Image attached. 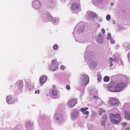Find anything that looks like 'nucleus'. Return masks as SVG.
I'll list each match as a JSON object with an SVG mask.
<instances>
[{"label": "nucleus", "instance_id": "nucleus-8", "mask_svg": "<svg viewBox=\"0 0 130 130\" xmlns=\"http://www.w3.org/2000/svg\"><path fill=\"white\" fill-rule=\"evenodd\" d=\"M79 5L76 3H73L71 5V9L72 10H77L79 8Z\"/></svg>", "mask_w": 130, "mask_h": 130}, {"label": "nucleus", "instance_id": "nucleus-31", "mask_svg": "<svg viewBox=\"0 0 130 130\" xmlns=\"http://www.w3.org/2000/svg\"><path fill=\"white\" fill-rule=\"evenodd\" d=\"M102 33L103 34H104L105 33V29L104 28H103L102 29Z\"/></svg>", "mask_w": 130, "mask_h": 130}, {"label": "nucleus", "instance_id": "nucleus-29", "mask_svg": "<svg viewBox=\"0 0 130 130\" xmlns=\"http://www.w3.org/2000/svg\"><path fill=\"white\" fill-rule=\"evenodd\" d=\"M56 19L55 18H54L52 19V22L53 23H55L56 22Z\"/></svg>", "mask_w": 130, "mask_h": 130}, {"label": "nucleus", "instance_id": "nucleus-33", "mask_svg": "<svg viewBox=\"0 0 130 130\" xmlns=\"http://www.w3.org/2000/svg\"><path fill=\"white\" fill-rule=\"evenodd\" d=\"M110 60V61H115V59H113L112 57H111L109 59Z\"/></svg>", "mask_w": 130, "mask_h": 130}, {"label": "nucleus", "instance_id": "nucleus-42", "mask_svg": "<svg viewBox=\"0 0 130 130\" xmlns=\"http://www.w3.org/2000/svg\"><path fill=\"white\" fill-rule=\"evenodd\" d=\"M94 1H93V3L94 4V5H95V3H94Z\"/></svg>", "mask_w": 130, "mask_h": 130}, {"label": "nucleus", "instance_id": "nucleus-25", "mask_svg": "<svg viewBox=\"0 0 130 130\" xmlns=\"http://www.w3.org/2000/svg\"><path fill=\"white\" fill-rule=\"evenodd\" d=\"M108 37L107 39H111V35L110 33H109L107 34Z\"/></svg>", "mask_w": 130, "mask_h": 130}, {"label": "nucleus", "instance_id": "nucleus-38", "mask_svg": "<svg viewBox=\"0 0 130 130\" xmlns=\"http://www.w3.org/2000/svg\"><path fill=\"white\" fill-rule=\"evenodd\" d=\"M125 130H130V127H128L125 129Z\"/></svg>", "mask_w": 130, "mask_h": 130}, {"label": "nucleus", "instance_id": "nucleus-16", "mask_svg": "<svg viewBox=\"0 0 130 130\" xmlns=\"http://www.w3.org/2000/svg\"><path fill=\"white\" fill-rule=\"evenodd\" d=\"M97 80L99 82H100L102 80V76L100 73L98 72L97 74Z\"/></svg>", "mask_w": 130, "mask_h": 130}, {"label": "nucleus", "instance_id": "nucleus-17", "mask_svg": "<svg viewBox=\"0 0 130 130\" xmlns=\"http://www.w3.org/2000/svg\"><path fill=\"white\" fill-rule=\"evenodd\" d=\"M51 94L52 96H56L57 94V91L55 90H51Z\"/></svg>", "mask_w": 130, "mask_h": 130}, {"label": "nucleus", "instance_id": "nucleus-32", "mask_svg": "<svg viewBox=\"0 0 130 130\" xmlns=\"http://www.w3.org/2000/svg\"><path fill=\"white\" fill-rule=\"evenodd\" d=\"M109 62H110V67H111L113 65V64L112 63V61H110V60L109 61Z\"/></svg>", "mask_w": 130, "mask_h": 130}, {"label": "nucleus", "instance_id": "nucleus-10", "mask_svg": "<svg viewBox=\"0 0 130 130\" xmlns=\"http://www.w3.org/2000/svg\"><path fill=\"white\" fill-rule=\"evenodd\" d=\"M7 101L9 104H11L13 102V100L12 96L10 95H9L7 97Z\"/></svg>", "mask_w": 130, "mask_h": 130}, {"label": "nucleus", "instance_id": "nucleus-36", "mask_svg": "<svg viewBox=\"0 0 130 130\" xmlns=\"http://www.w3.org/2000/svg\"><path fill=\"white\" fill-rule=\"evenodd\" d=\"M55 0H49L48 1L49 2L53 3V2H54Z\"/></svg>", "mask_w": 130, "mask_h": 130}, {"label": "nucleus", "instance_id": "nucleus-35", "mask_svg": "<svg viewBox=\"0 0 130 130\" xmlns=\"http://www.w3.org/2000/svg\"><path fill=\"white\" fill-rule=\"evenodd\" d=\"M110 41L112 44H113L115 43L113 39H111Z\"/></svg>", "mask_w": 130, "mask_h": 130}, {"label": "nucleus", "instance_id": "nucleus-14", "mask_svg": "<svg viewBox=\"0 0 130 130\" xmlns=\"http://www.w3.org/2000/svg\"><path fill=\"white\" fill-rule=\"evenodd\" d=\"M125 118L128 120H130V112L125 111L124 112Z\"/></svg>", "mask_w": 130, "mask_h": 130}, {"label": "nucleus", "instance_id": "nucleus-13", "mask_svg": "<svg viewBox=\"0 0 130 130\" xmlns=\"http://www.w3.org/2000/svg\"><path fill=\"white\" fill-rule=\"evenodd\" d=\"M17 87L19 89L23 88V82L21 81H19L17 83Z\"/></svg>", "mask_w": 130, "mask_h": 130}, {"label": "nucleus", "instance_id": "nucleus-20", "mask_svg": "<svg viewBox=\"0 0 130 130\" xmlns=\"http://www.w3.org/2000/svg\"><path fill=\"white\" fill-rule=\"evenodd\" d=\"M89 17H94L96 16V14L94 12H91L89 14Z\"/></svg>", "mask_w": 130, "mask_h": 130}, {"label": "nucleus", "instance_id": "nucleus-37", "mask_svg": "<svg viewBox=\"0 0 130 130\" xmlns=\"http://www.w3.org/2000/svg\"><path fill=\"white\" fill-rule=\"evenodd\" d=\"M40 91L39 90H38V91H37V90L35 92V93H37L38 94H39V93L40 92Z\"/></svg>", "mask_w": 130, "mask_h": 130}, {"label": "nucleus", "instance_id": "nucleus-34", "mask_svg": "<svg viewBox=\"0 0 130 130\" xmlns=\"http://www.w3.org/2000/svg\"><path fill=\"white\" fill-rule=\"evenodd\" d=\"M76 116H77L76 115H73L72 116L73 118H75L76 117Z\"/></svg>", "mask_w": 130, "mask_h": 130}, {"label": "nucleus", "instance_id": "nucleus-6", "mask_svg": "<svg viewBox=\"0 0 130 130\" xmlns=\"http://www.w3.org/2000/svg\"><path fill=\"white\" fill-rule=\"evenodd\" d=\"M77 99H72L69 101L68 102L69 106L70 107H72L75 106L77 103Z\"/></svg>", "mask_w": 130, "mask_h": 130}, {"label": "nucleus", "instance_id": "nucleus-41", "mask_svg": "<svg viewBox=\"0 0 130 130\" xmlns=\"http://www.w3.org/2000/svg\"><path fill=\"white\" fill-rule=\"evenodd\" d=\"M102 1H103V0H98V1L99 2H101Z\"/></svg>", "mask_w": 130, "mask_h": 130}, {"label": "nucleus", "instance_id": "nucleus-11", "mask_svg": "<svg viewBox=\"0 0 130 130\" xmlns=\"http://www.w3.org/2000/svg\"><path fill=\"white\" fill-rule=\"evenodd\" d=\"M88 107H85L84 108H81L80 109V111L82 112L84 114L88 115L89 114V112L86 110L88 109Z\"/></svg>", "mask_w": 130, "mask_h": 130}, {"label": "nucleus", "instance_id": "nucleus-23", "mask_svg": "<svg viewBox=\"0 0 130 130\" xmlns=\"http://www.w3.org/2000/svg\"><path fill=\"white\" fill-rule=\"evenodd\" d=\"M111 19V17L110 15H107L106 16V19L107 21H109Z\"/></svg>", "mask_w": 130, "mask_h": 130}, {"label": "nucleus", "instance_id": "nucleus-30", "mask_svg": "<svg viewBox=\"0 0 130 130\" xmlns=\"http://www.w3.org/2000/svg\"><path fill=\"white\" fill-rule=\"evenodd\" d=\"M66 89L68 90H69L70 89V87L69 85H67L66 86Z\"/></svg>", "mask_w": 130, "mask_h": 130}, {"label": "nucleus", "instance_id": "nucleus-26", "mask_svg": "<svg viewBox=\"0 0 130 130\" xmlns=\"http://www.w3.org/2000/svg\"><path fill=\"white\" fill-rule=\"evenodd\" d=\"M127 124V123L125 122L122 123V125L123 126H125Z\"/></svg>", "mask_w": 130, "mask_h": 130}, {"label": "nucleus", "instance_id": "nucleus-19", "mask_svg": "<svg viewBox=\"0 0 130 130\" xmlns=\"http://www.w3.org/2000/svg\"><path fill=\"white\" fill-rule=\"evenodd\" d=\"M105 112V110L102 108H100L99 110V113L100 115H102L103 113H104Z\"/></svg>", "mask_w": 130, "mask_h": 130}, {"label": "nucleus", "instance_id": "nucleus-2", "mask_svg": "<svg viewBox=\"0 0 130 130\" xmlns=\"http://www.w3.org/2000/svg\"><path fill=\"white\" fill-rule=\"evenodd\" d=\"M111 120L114 124H117L120 121L121 119L120 114L119 113L113 114L111 113L110 114Z\"/></svg>", "mask_w": 130, "mask_h": 130}, {"label": "nucleus", "instance_id": "nucleus-9", "mask_svg": "<svg viewBox=\"0 0 130 130\" xmlns=\"http://www.w3.org/2000/svg\"><path fill=\"white\" fill-rule=\"evenodd\" d=\"M107 118V116L105 115L103 116V117L102 119V121L101 124V125H102L103 126H105V125Z\"/></svg>", "mask_w": 130, "mask_h": 130}, {"label": "nucleus", "instance_id": "nucleus-27", "mask_svg": "<svg viewBox=\"0 0 130 130\" xmlns=\"http://www.w3.org/2000/svg\"><path fill=\"white\" fill-rule=\"evenodd\" d=\"M60 69L62 70H63L65 69V67L63 65H62L60 66Z\"/></svg>", "mask_w": 130, "mask_h": 130}, {"label": "nucleus", "instance_id": "nucleus-39", "mask_svg": "<svg viewBox=\"0 0 130 130\" xmlns=\"http://www.w3.org/2000/svg\"><path fill=\"white\" fill-rule=\"evenodd\" d=\"M113 3H111V4H110V5L111 6H113Z\"/></svg>", "mask_w": 130, "mask_h": 130}, {"label": "nucleus", "instance_id": "nucleus-5", "mask_svg": "<svg viewBox=\"0 0 130 130\" xmlns=\"http://www.w3.org/2000/svg\"><path fill=\"white\" fill-rule=\"evenodd\" d=\"M82 76L84 77V78L83 79L82 84L84 85L88 84L89 81V78L88 76L86 74H84L82 75Z\"/></svg>", "mask_w": 130, "mask_h": 130}, {"label": "nucleus", "instance_id": "nucleus-24", "mask_svg": "<svg viewBox=\"0 0 130 130\" xmlns=\"http://www.w3.org/2000/svg\"><path fill=\"white\" fill-rule=\"evenodd\" d=\"M58 48V46L56 45H55L53 46V48L55 50H56Z\"/></svg>", "mask_w": 130, "mask_h": 130}, {"label": "nucleus", "instance_id": "nucleus-12", "mask_svg": "<svg viewBox=\"0 0 130 130\" xmlns=\"http://www.w3.org/2000/svg\"><path fill=\"white\" fill-rule=\"evenodd\" d=\"M96 40L98 42L99 44L103 43V41L102 37L101 35H99L96 38Z\"/></svg>", "mask_w": 130, "mask_h": 130}, {"label": "nucleus", "instance_id": "nucleus-18", "mask_svg": "<svg viewBox=\"0 0 130 130\" xmlns=\"http://www.w3.org/2000/svg\"><path fill=\"white\" fill-rule=\"evenodd\" d=\"M52 63L53 65L54 66H55L56 68L57 67V60L56 59H53L52 60Z\"/></svg>", "mask_w": 130, "mask_h": 130}, {"label": "nucleus", "instance_id": "nucleus-1", "mask_svg": "<svg viewBox=\"0 0 130 130\" xmlns=\"http://www.w3.org/2000/svg\"><path fill=\"white\" fill-rule=\"evenodd\" d=\"M125 86V83L123 81L118 80L115 82H111L109 84L108 88L111 91L118 92L124 90Z\"/></svg>", "mask_w": 130, "mask_h": 130}, {"label": "nucleus", "instance_id": "nucleus-28", "mask_svg": "<svg viewBox=\"0 0 130 130\" xmlns=\"http://www.w3.org/2000/svg\"><path fill=\"white\" fill-rule=\"evenodd\" d=\"M93 98L96 99L97 100L98 99V97L97 96L94 95L93 96Z\"/></svg>", "mask_w": 130, "mask_h": 130}, {"label": "nucleus", "instance_id": "nucleus-15", "mask_svg": "<svg viewBox=\"0 0 130 130\" xmlns=\"http://www.w3.org/2000/svg\"><path fill=\"white\" fill-rule=\"evenodd\" d=\"M52 15L50 13H49L46 15L45 18V20H44L45 22H47L52 18Z\"/></svg>", "mask_w": 130, "mask_h": 130}, {"label": "nucleus", "instance_id": "nucleus-22", "mask_svg": "<svg viewBox=\"0 0 130 130\" xmlns=\"http://www.w3.org/2000/svg\"><path fill=\"white\" fill-rule=\"evenodd\" d=\"M104 80L105 82H108L109 80V78L107 76H105L104 78Z\"/></svg>", "mask_w": 130, "mask_h": 130}, {"label": "nucleus", "instance_id": "nucleus-21", "mask_svg": "<svg viewBox=\"0 0 130 130\" xmlns=\"http://www.w3.org/2000/svg\"><path fill=\"white\" fill-rule=\"evenodd\" d=\"M26 86L30 90L32 89L33 88V86H31V84L29 83H27L26 84Z\"/></svg>", "mask_w": 130, "mask_h": 130}, {"label": "nucleus", "instance_id": "nucleus-40", "mask_svg": "<svg viewBox=\"0 0 130 130\" xmlns=\"http://www.w3.org/2000/svg\"><path fill=\"white\" fill-rule=\"evenodd\" d=\"M55 86L54 85H53L52 86V87L53 88H55Z\"/></svg>", "mask_w": 130, "mask_h": 130}, {"label": "nucleus", "instance_id": "nucleus-3", "mask_svg": "<svg viewBox=\"0 0 130 130\" xmlns=\"http://www.w3.org/2000/svg\"><path fill=\"white\" fill-rule=\"evenodd\" d=\"M110 105L111 106H117L119 104V102L113 98H111L109 101Z\"/></svg>", "mask_w": 130, "mask_h": 130}, {"label": "nucleus", "instance_id": "nucleus-4", "mask_svg": "<svg viewBox=\"0 0 130 130\" xmlns=\"http://www.w3.org/2000/svg\"><path fill=\"white\" fill-rule=\"evenodd\" d=\"M33 6L36 9H38L40 8L41 6L40 2L39 1L36 0L33 2Z\"/></svg>", "mask_w": 130, "mask_h": 130}, {"label": "nucleus", "instance_id": "nucleus-7", "mask_svg": "<svg viewBox=\"0 0 130 130\" xmlns=\"http://www.w3.org/2000/svg\"><path fill=\"white\" fill-rule=\"evenodd\" d=\"M47 79V77L45 76H42L40 79V83L41 86H42L46 82Z\"/></svg>", "mask_w": 130, "mask_h": 130}]
</instances>
